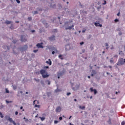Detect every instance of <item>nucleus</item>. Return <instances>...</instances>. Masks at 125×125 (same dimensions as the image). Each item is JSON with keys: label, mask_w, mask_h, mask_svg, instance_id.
I'll list each match as a JSON object with an SVG mask.
<instances>
[{"label": "nucleus", "mask_w": 125, "mask_h": 125, "mask_svg": "<svg viewBox=\"0 0 125 125\" xmlns=\"http://www.w3.org/2000/svg\"><path fill=\"white\" fill-rule=\"evenodd\" d=\"M70 84H71V87L72 88H73V85H74V83H72V82H70Z\"/></svg>", "instance_id": "nucleus-55"}, {"label": "nucleus", "mask_w": 125, "mask_h": 125, "mask_svg": "<svg viewBox=\"0 0 125 125\" xmlns=\"http://www.w3.org/2000/svg\"><path fill=\"white\" fill-rule=\"evenodd\" d=\"M41 84H42V85H43V86H44L45 85V84H44V81H43V80L41 81Z\"/></svg>", "instance_id": "nucleus-23"}, {"label": "nucleus", "mask_w": 125, "mask_h": 125, "mask_svg": "<svg viewBox=\"0 0 125 125\" xmlns=\"http://www.w3.org/2000/svg\"><path fill=\"white\" fill-rule=\"evenodd\" d=\"M113 62L114 61H113V58H111V59L110 60V62L111 63V64H112Z\"/></svg>", "instance_id": "nucleus-44"}, {"label": "nucleus", "mask_w": 125, "mask_h": 125, "mask_svg": "<svg viewBox=\"0 0 125 125\" xmlns=\"http://www.w3.org/2000/svg\"><path fill=\"white\" fill-rule=\"evenodd\" d=\"M42 77L43 78V79H46V78H48V77H49V74H43V75H42Z\"/></svg>", "instance_id": "nucleus-18"}, {"label": "nucleus", "mask_w": 125, "mask_h": 125, "mask_svg": "<svg viewBox=\"0 0 125 125\" xmlns=\"http://www.w3.org/2000/svg\"><path fill=\"white\" fill-rule=\"evenodd\" d=\"M64 26L65 27V30H74L73 27H75L74 24L71 26V23L69 21H66L64 22Z\"/></svg>", "instance_id": "nucleus-1"}, {"label": "nucleus", "mask_w": 125, "mask_h": 125, "mask_svg": "<svg viewBox=\"0 0 125 125\" xmlns=\"http://www.w3.org/2000/svg\"><path fill=\"white\" fill-rule=\"evenodd\" d=\"M42 24H43V25H44L46 28H48V23L46 22V21H45V20H43L42 21Z\"/></svg>", "instance_id": "nucleus-12"}, {"label": "nucleus", "mask_w": 125, "mask_h": 125, "mask_svg": "<svg viewBox=\"0 0 125 125\" xmlns=\"http://www.w3.org/2000/svg\"><path fill=\"white\" fill-rule=\"evenodd\" d=\"M39 14V12L37 11H35L34 12V15H36V14Z\"/></svg>", "instance_id": "nucleus-45"}, {"label": "nucleus", "mask_w": 125, "mask_h": 125, "mask_svg": "<svg viewBox=\"0 0 125 125\" xmlns=\"http://www.w3.org/2000/svg\"><path fill=\"white\" fill-rule=\"evenodd\" d=\"M60 91H61V90L57 88L56 90H55V92H56V93H57L58 92H60Z\"/></svg>", "instance_id": "nucleus-24"}, {"label": "nucleus", "mask_w": 125, "mask_h": 125, "mask_svg": "<svg viewBox=\"0 0 125 125\" xmlns=\"http://www.w3.org/2000/svg\"><path fill=\"white\" fill-rule=\"evenodd\" d=\"M10 29H11V30H14V26H13V24H11V25L9 27Z\"/></svg>", "instance_id": "nucleus-33"}, {"label": "nucleus", "mask_w": 125, "mask_h": 125, "mask_svg": "<svg viewBox=\"0 0 125 125\" xmlns=\"http://www.w3.org/2000/svg\"><path fill=\"white\" fill-rule=\"evenodd\" d=\"M28 21H32V18L28 17Z\"/></svg>", "instance_id": "nucleus-54"}, {"label": "nucleus", "mask_w": 125, "mask_h": 125, "mask_svg": "<svg viewBox=\"0 0 125 125\" xmlns=\"http://www.w3.org/2000/svg\"><path fill=\"white\" fill-rule=\"evenodd\" d=\"M3 48L5 50H9L10 49V46L7 45H4L3 46Z\"/></svg>", "instance_id": "nucleus-11"}, {"label": "nucleus", "mask_w": 125, "mask_h": 125, "mask_svg": "<svg viewBox=\"0 0 125 125\" xmlns=\"http://www.w3.org/2000/svg\"><path fill=\"white\" fill-rule=\"evenodd\" d=\"M16 2H17V3H20L21 2L20 0H16Z\"/></svg>", "instance_id": "nucleus-63"}, {"label": "nucleus", "mask_w": 125, "mask_h": 125, "mask_svg": "<svg viewBox=\"0 0 125 125\" xmlns=\"http://www.w3.org/2000/svg\"><path fill=\"white\" fill-rule=\"evenodd\" d=\"M125 125V121H124L121 123V125Z\"/></svg>", "instance_id": "nucleus-53"}, {"label": "nucleus", "mask_w": 125, "mask_h": 125, "mask_svg": "<svg viewBox=\"0 0 125 125\" xmlns=\"http://www.w3.org/2000/svg\"><path fill=\"white\" fill-rule=\"evenodd\" d=\"M37 10H38V11H42V8L41 7H38L37 8Z\"/></svg>", "instance_id": "nucleus-29"}, {"label": "nucleus", "mask_w": 125, "mask_h": 125, "mask_svg": "<svg viewBox=\"0 0 125 125\" xmlns=\"http://www.w3.org/2000/svg\"><path fill=\"white\" fill-rule=\"evenodd\" d=\"M46 95H47V97H48V98L50 97V96H51V92H47L46 93Z\"/></svg>", "instance_id": "nucleus-19"}, {"label": "nucleus", "mask_w": 125, "mask_h": 125, "mask_svg": "<svg viewBox=\"0 0 125 125\" xmlns=\"http://www.w3.org/2000/svg\"><path fill=\"white\" fill-rule=\"evenodd\" d=\"M23 120H25V122H28V121H29V120H28V119L26 118L25 117L23 118Z\"/></svg>", "instance_id": "nucleus-58"}, {"label": "nucleus", "mask_w": 125, "mask_h": 125, "mask_svg": "<svg viewBox=\"0 0 125 125\" xmlns=\"http://www.w3.org/2000/svg\"><path fill=\"white\" fill-rule=\"evenodd\" d=\"M39 51V50L38 49H36V50H33V52H34V53H37V52Z\"/></svg>", "instance_id": "nucleus-50"}, {"label": "nucleus", "mask_w": 125, "mask_h": 125, "mask_svg": "<svg viewBox=\"0 0 125 125\" xmlns=\"http://www.w3.org/2000/svg\"><path fill=\"white\" fill-rule=\"evenodd\" d=\"M57 32V29H54L53 31V33H56Z\"/></svg>", "instance_id": "nucleus-59"}, {"label": "nucleus", "mask_w": 125, "mask_h": 125, "mask_svg": "<svg viewBox=\"0 0 125 125\" xmlns=\"http://www.w3.org/2000/svg\"><path fill=\"white\" fill-rule=\"evenodd\" d=\"M28 46L27 45H24L23 47L20 48V50L21 52H24L25 50H27Z\"/></svg>", "instance_id": "nucleus-5"}, {"label": "nucleus", "mask_w": 125, "mask_h": 125, "mask_svg": "<svg viewBox=\"0 0 125 125\" xmlns=\"http://www.w3.org/2000/svg\"><path fill=\"white\" fill-rule=\"evenodd\" d=\"M21 42H27V39H26V38H25V36H24V35H21Z\"/></svg>", "instance_id": "nucleus-8"}, {"label": "nucleus", "mask_w": 125, "mask_h": 125, "mask_svg": "<svg viewBox=\"0 0 125 125\" xmlns=\"http://www.w3.org/2000/svg\"><path fill=\"white\" fill-rule=\"evenodd\" d=\"M119 54L121 55V56H124V53L122 52V51H119Z\"/></svg>", "instance_id": "nucleus-28"}, {"label": "nucleus", "mask_w": 125, "mask_h": 125, "mask_svg": "<svg viewBox=\"0 0 125 125\" xmlns=\"http://www.w3.org/2000/svg\"><path fill=\"white\" fill-rule=\"evenodd\" d=\"M104 2L102 3L103 5H105V4H107V1L106 0H104Z\"/></svg>", "instance_id": "nucleus-39"}, {"label": "nucleus", "mask_w": 125, "mask_h": 125, "mask_svg": "<svg viewBox=\"0 0 125 125\" xmlns=\"http://www.w3.org/2000/svg\"><path fill=\"white\" fill-rule=\"evenodd\" d=\"M55 53H56L55 52V51H52V54H53V55H54V54H55Z\"/></svg>", "instance_id": "nucleus-60"}, {"label": "nucleus", "mask_w": 125, "mask_h": 125, "mask_svg": "<svg viewBox=\"0 0 125 125\" xmlns=\"http://www.w3.org/2000/svg\"><path fill=\"white\" fill-rule=\"evenodd\" d=\"M94 25L96 27H102V24L99 22H95Z\"/></svg>", "instance_id": "nucleus-15"}, {"label": "nucleus", "mask_w": 125, "mask_h": 125, "mask_svg": "<svg viewBox=\"0 0 125 125\" xmlns=\"http://www.w3.org/2000/svg\"><path fill=\"white\" fill-rule=\"evenodd\" d=\"M40 73L41 75H42V76H43L44 74H45V73H46V71L44 69H41L40 71Z\"/></svg>", "instance_id": "nucleus-14"}, {"label": "nucleus", "mask_w": 125, "mask_h": 125, "mask_svg": "<svg viewBox=\"0 0 125 125\" xmlns=\"http://www.w3.org/2000/svg\"><path fill=\"white\" fill-rule=\"evenodd\" d=\"M6 103H7V104H9V103H12V101L6 100Z\"/></svg>", "instance_id": "nucleus-34"}, {"label": "nucleus", "mask_w": 125, "mask_h": 125, "mask_svg": "<svg viewBox=\"0 0 125 125\" xmlns=\"http://www.w3.org/2000/svg\"><path fill=\"white\" fill-rule=\"evenodd\" d=\"M39 118H40V119H41V120L42 122H43V121H44V120H45V117H40Z\"/></svg>", "instance_id": "nucleus-22"}, {"label": "nucleus", "mask_w": 125, "mask_h": 125, "mask_svg": "<svg viewBox=\"0 0 125 125\" xmlns=\"http://www.w3.org/2000/svg\"><path fill=\"white\" fill-rule=\"evenodd\" d=\"M92 37V35H89L88 37H87V40H89L90 39H91V37Z\"/></svg>", "instance_id": "nucleus-36"}, {"label": "nucleus", "mask_w": 125, "mask_h": 125, "mask_svg": "<svg viewBox=\"0 0 125 125\" xmlns=\"http://www.w3.org/2000/svg\"><path fill=\"white\" fill-rule=\"evenodd\" d=\"M118 34H119V36H122V35H123V33L121 31L119 32Z\"/></svg>", "instance_id": "nucleus-62"}, {"label": "nucleus", "mask_w": 125, "mask_h": 125, "mask_svg": "<svg viewBox=\"0 0 125 125\" xmlns=\"http://www.w3.org/2000/svg\"><path fill=\"white\" fill-rule=\"evenodd\" d=\"M97 10H98V11H99V10H100V9H101V5H100L98 7H97Z\"/></svg>", "instance_id": "nucleus-38"}, {"label": "nucleus", "mask_w": 125, "mask_h": 125, "mask_svg": "<svg viewBox=\"0 0 125 125\" xmlns=\"http://www.w3.org/2000/svg\"><path fill=\"white\" fill-rule=\"evenodd\" d=\"M0 117L1 118H3V115H2V113L1 112H0Z\"/></svg>", "instance_id": "nucleus-49"}, {"label": "nucleus", "mask_w": 125, "mask_h": 125, "mask_svg": "<svg viewBox=\"0 0 125 125\" xmlns=\"http://www.w3.org/2000/svg\"><path fill=\"white\" fill-rule=\"evenodd\" d=\"M36 102H37L38 104H39V101H38L37 100H35L33 101V105H35V104H36Z\"/></svg>", "instance_id": "nucleus-37"}, {"label": "nucleus", "mask_w": 125, "mask_h": 125, "mask_svg": "<svg viewBox=\"0 0 125 125\" xmlns=\"http://www.w3.org/2000/svg\"><path fill=\"white\" fill-rule=\"evenodd\" d=\"M112 121V119L111 118H109L107 123H108L109 125H112V122H111Z\"/></svg>", "instance_id": "nucleus-30"}, {"label": "nucleus", "mask_w": 125, "mask_h": 125, "mask_svg": "<svg viewBox=\"0 0 125 125\" xmlns=\"http://www.w3.org/2000/svg\"><path fill=\"white\" fill-rule=\"evenodd\" d=\"M80 86H81L80 84H76L75 85V87H72V89H73V90H74V91L79 90V89H80Z\"/></svg>", "instance_id": "nucleus-6"}, {"label": "nucleus", "mask_w": 125, "mask_h": 125, "mask_svg": "<svg viewBox=\"0 0 125 125\" xmlns=\"http://www.w3.org/2000/svg\"><path fill=\"white\" fill-rule=\"evenodd\" d=\"M60 111H61V107L58 106L56 109V112L58 113L59 112H60Z\"/></svg>", "instance_id": "nucleus-17"}, {"label": "nucleus", "mask_w": 125, "mask_h": 125, "mask_svg": "<svg viewBox=\"0 0 125 125\" xmlns=\"http://www.w3.org/2000/svg\"><path fill=\"white\" fill-rule=\"evenodd\" d=\"M79 108H80V109H82V110H84V109H85V106L80 105L79 106Z\"/></svg>", "instance_id": "nucleus-25"}, {"label": "nucleus", "mask_w": 125, "mask_h": 125, "mask_svg": "<svg viewBox=\"0 0 125 125\" xmlns=\"http://www.w3.org/2000/svg\"><path fill=\"white\" fill-rule=\"evenodd\" d=\"M66 95H67V96H69V95H71V92H67V93H66Z\"/></svg>", "instance_id": "nucleus-57"}, {"label": "nucleus", "mask_w": 125, "mask_h": 125, "mask_svg": "<svg viewBox=\"0 0 125 125\" xmlns=\"http://www.w3.org/2000/svg\"><path fill=\"white\" fill-rule=\"evenodd\" d=\"M71 47L70 46V44H68L65 45V50L68 51L70 50Z\"/></svg>", "instance_id": "nucleus-16"}, {"label": "nucleus", "mask_w": 125, "mask_h": 125, "mask_svg": "<svg viewBox=\"0 0 125 125\" xmlns=\"http://www.w3.org/2000/svg\"><path fill=\"white\" fill-rule=\"evenodd\" d=\"M59 76H60L61 77H62L63 75H64V71H61L59 72L58 74Z\"/></svg>", "instance_id": "nucleus-20"}, {"label": "nucleus", "mask_w": 125, "mask_h": 125, "mask_svg": "<svg viewBox=\"0 0 125 125\" xmlns=\"http://www.w3.org/2000/svg\"><path fill=\"white\" fill-rule=\"evenodd\" d=\"M5 93H9V90H8V89H7V88H6L5 89Z\"/></svg>", "instance_id": "nucleus-35"}, {"label": "nucleus", "mask_w": 125, "mask_h": 125, "mask_svg": "<svg viewBox=\"0 0 125 125\" xmlns=\"http://www.w3.org/2000/svg\"><path fill=\"white\" fill-rule=\"evenodd\" d=\"M59 120L60 121H62V120H63V117H62V116H60L59 117Z\"/></svg>", "instance_id": "nucleus-56"}, {"label": "nucleus", "mask_w": 125, "mask_h": 125, "mask_svg": "<svg viewBox=\"0 0 125 125\" xmlns=\"http://www.w3.org/2000/svg\"><path fill=\"white\" fill-rule=\"evenodd\" d=\"M46 64H48V65H49L50 66H51L52 65V62H51V60L50 59H48V61H46Z\"/></svg>", "instance_id": "nucleus-13"}, {"label": "nucleus", "mask_w": 125, "mask_h": 125, "mask_svg": "<svg viewBox=\"0 0 125 125\" xmlns=\"http://www.w3.org/2000/svg\"><path fill=\"white\" fill-rule=\"evenodd\" d=\"M55 35H52L50 37H48V39L49 40V41H50V42H53L54 41H55Z\"/></svg>", "instance_id": "nucleus-9"}, {"label": "nucleus", "mask_w": 125, "mask_h": 125, "mask_svg": "<svg viewBox=\"0 0 125 125\" xmlns=\"http://www.w3.org/2000/svg\"><path fill=\"white\" fill-rule=\"evenodd\" d=\"M12 87L14 90L17 88V86L15 84H13Z\"/></svg>", "instance_id": "nucleus-26"}, {"label": "nucleus", "mask_w": 125, "mask_h": 125, "mask_svg": "<svg viewBox=\"0 0 125 125\" xmlns=\"http://www.w3.org/2000/svg\"><path fill=\"white\" fill-rule=\"evenodd\" d=\"M46 47L48 48V49H49L50 51H55L56 53H57V52H58L57 49L55 48V47L54 46L49 45V46H47Z\"/></svg>", "instance_id": "nucleus-2"}, {"label": "nucleus", "mask_w": 125, "mask_h": 125, "mask_svg": "<svg viewBox=\"0 0 125 125\" xmlns=\"http://www.w3.org/2000/svg\"><path fill=\"white\" fill-rule=\"evenodd\" d=\"M46 83H47V84H48V85L50 84V81H49V80H46Z\"/></svg>", "instance_id": "nucleus-46"}, {"label": "nucleus", "mask_w": 125, "mask_h": 125, "mask_svg": "<svg viewBox=\"0 0 125 125\" xmlns=\"http://www.w3.org/2000/svg\"><path fill=\"white\" fill-rule=\"evenodd\" d=\"M80 45H83V44H84V42H82L80 43Z\"/></svg>", "instance_id": "nucleus-51"}, {"label": "nucleus", "mask_w": 125, "mask_h": 125, "mask_svg": "<svg viewBox=\"0 0 125 125\" xmlns=\"http://www.w3.org/2000/svg\"><path fill=\"white\" fill-rule=\"evenodd\" d=\"M90 92H94V95L97 94V90L96 89H93V87L90 88Z\"/></svg>", "instance_id": "nucleus-7"}, {"label": "nucleus", "mask_w": 125, "mask_h": 125, "mask_svg": "<svg viewBox=\"0 0 125 125\" xmlns=\"http://www.w3.org/2000/svg\"><path fill=\"white\" fill-rule=\"evenodd\" d=\"M119 21H120V20L118 19H116L114 20L115 23H117V22H119Z\"/></svg>", "instance_id": "nucleus-40"}, {"label": "nucleus", "mask_w": 125, "mask_h": 125, "mask_svg": "<svg viewBox=\"0 0 125 125\" xmlns=\"http://www.w3.org/2000/svg\"><path fill=\"white\" fill-rule=\"evenodd\" d=\"M16 116H17V115H18V111H16L15 113Z\"/></svg>", "instance_id": "nucleus-64"}, {"label": "nucleus", "mask_w": 125, "mask_h": 125, "mask_svg": "<svg viewBox=\"0 0 125 125\" xmlns=\"http://www.w3.org/2000/svg\"><path fill=\"white\" fill-rule=\"evenodd\" d=\"M125 63V59L123 58H120L119 59L118 62L117 63V65L118 66H121L122 65H124Z\"/></svg>", "instance_id": "nucleus-3"}, {"label": "nucleus", "mask_w": 125, "mask_h": 125, "mask_svg": "<svg viewBox=\"0 0 125 125\" xmlns=\"http://www.w3.org/2000/svg\"><path fill=\"white\" fill-rule=\"evenodd\" d=\"M62 56H63V55H59V58H60V59H61V60H63V59H64V58H63Z\"/></svg>", "instance_id": "nucleus-27"}, {"label": "nucleus", "mask_w": 125, "mask_h": 125, "mask_svg": "<svg viewBox=\"0 0 125 125\" xmlns=\"http://www.w3.org/2000/svg\"><path fill=\"white\" fill-rule=\"evenodd\" d=\"M42 44H43V42L38 43L37 44L36 46L38 48H43V46H42Z\"/></svg>", "instance_id": "nucleus-10"}, {"label": "nucleus", "mask_w": 125, "mask_h": 125, "mask_svg": "<svg viewBox=\"0 0 125 125\" xmlns=\"http://www.w3.org/2000/svg\"><path fill=\"white\" fill-rule=\"evenodd\" d=\"M40 107H41V105H38V104H35V108H40Z\"/></svg>", "instance_id": "nucleus-43"}, {"label": "nucleus", "mask_w": 125, "mask_h": 125, "mask_svg": "<svg viewBox=\"0 0 125 125\" xmlns=\"http://www.w3.org/2000/svg\"><path fill=\"white\" fill-rule=\"evenodd\" d=\"M92 73L94 74V75H96V74H97V72H96V70H92Z\"/></svg>", "instance_id": "nucleus-31"}, {"label": "nucleus", "mask_w": 125, "mask_h": 125, "mask_svg": "<svg viewBox=\"0 0 125 125\" xmlns=\"http://www.w3.org/2000/svg\"><path fill=\"white\" fill-rule=\"evenodd\" d=\"M13 53H14V54H17V53L14 50H13Z\"/></svg>", "instance_id": "nucleus-61"}, {"label": "nucleus", "mask_w": 125, "mask_h": 125, "mask_svg": "<svg viewBox=\"0 0 125 125\" xmlns=\"http://www.w3.org/2000/svg\"><path fill=\"white\" fill-rule=\"evenodd\" d=\"M3 108H4V105L2 104L0 106V110H1V109H2Z\"/></svg>", "instance_id": "nucleus-48"}, {"label": "nucleus", "mask_w": 125, "mask_h": 125, "mask_svg": "<svg viewBox=\"0 0 125 125\" xmlns=\"http://www.w3.org/2000/svg\"><path fill=\"white\" fill-rule=\"evenodd\" d=\"M18 41L16 40H13L12 41V42H13V43L15 44L16 43V42H17Z\"/></svg>", "instance_id": "nucleus-41"}, {"label": "nucleus", "mask_w": 125, "mask_h": 125, "mask_svg": "<svg viewBox=\"0 0 125 125\" xmlns=\"http://www.w3.org/2000/svg\"><path fill=\"white\" fill-rule=\"evenodd\" d=\"M5 23L7 25H9V24H11V21H6L5 22Z\"/></svg>", "instance_id": "nucleus-21"}, {"label": "nucleus", "mask_w": 125, "mask_h": 125, "mask_svg": "<svg viewBox=\"0 0 125 125\" xmlns=\"http://www.w3.org/2000/svg\"><path fill=\"white\" fill-rule=\"evenodd\" d=\"M6 120H7V121H9L11 123L13 124L14 125H20V123H18L17 124H16V123H15V121H13V120H12V118H10V117H8V119L7 118Z\"/></svg>", "instance_id": "nucleus-4"}, {"label": "nucleus", "mask_w": 125, "mask_h": 125, "mask_svg": "<svg viewBox=\"0 0 125 125\" xmlns=\"http://www.w3.org/2000/svg\"><path fill=\"white\" fill-rule=\"evenodd\" d=\"M34 80L35 82H37V83H40V79H37L36 78H34Z\"/></svg>", "instance_id": "nucleus-42"}, {"label": "nucleus", "mask_w": 125, "mask_h": 125, "mask_svg": "<svg viewBox=\"0 0 125 125\" xmlns=\"http://www.w3.org/2000/svg\"><path fill=\"white\" fill-rule=\"evenodd\" d=\"M105 94H106V95L107 98H110V99H111V96H110L109 95V93H105Z\"/></svg>", "instance_id": "nucleus-32"}, {"label": "nucleus", "mask_w": 125, "mask_h": 125, "mask_svg": "<svg viewBox=\"0 0 125 125\" xmlns=\"http://www.w3.org/2000/svg\"><path fill=\"white\" fill-rule=\"evenodd\" d=\"M54 123V124H58V123H59V122L57 120H55Z\"/></svg>", "instance_id": "nucleus-52"}, {"label": "nucleus", "mask_w": 125, "mask_h": 125, "mask_svg": "<svg viewBox=\"0 0 125 125\" xmlns=\"http://www.w3.org/2000/svg\"><path fill=\"white\" fill-rule=\"evenodd\" d=\"M43 69H49V66H45L43 67Z\"/></svg>", "instance_id": "nucleus-47"}]
</instances>
